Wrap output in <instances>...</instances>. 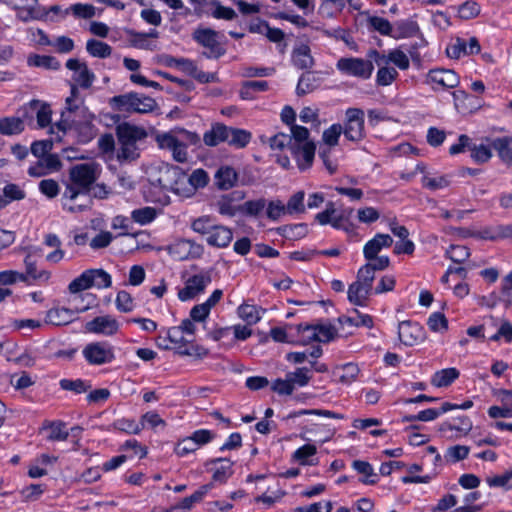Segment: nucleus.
<instances>
[{"mask_svg":"<svg viewBox=\"0 0 512 512\" xmlns=\"http://www.w3.org/2000/svg\"><path fill=\"white\" fill-rule=\"evenodd\" d=\"M71 183L66 185L62 195V207L70 213H79L90 209L92 198L91 186L96 181L94 165L82 163L73 166L69 171Z\"/></svg>","mask_w":512,"mask_h":512,"instance_id":"obj_1","label":"nucleus"},{"mask_svg":"<svg viewBox=\"0 0 512 512\" xmlns=\"http://www.w3.org/2000/svg\"><path fill=\"white\" fill-rule=\"evenodd\" d=\"M374 279L375 273L370 265L364 264L360 267L356 281L348 287V300L356 306H366L369 296L373 293Z\"/></svg>","mask_w":512,"mask_h":512,"instance_id":"obj_2","label":"nucleus"},{"mask_svg":"<svg viewBox=\"0 0 512 512\" xmlns=\"http://www.w3.org/2000/svg\"><path fill=\"white\" fill-rule=\"evenodd\" d=\"M110 104L113 109L120 112L142 114L152 112L157 107L153 98L135 92L114 96L110 99Z\"/></svg>","mask_w":512,"mask_h":512,"instance_id":"obj_3","label":"nucleus"},{"mask_svg":"<svg viewBox=\"0 0 512 512\" xmlns=\"http://www.w3.org/2000/svg\"><path fill=\"white\" fill-rule=\"evenodd\" d=\"M111 275L103 269H88L70 282L68 290L72 294L90 289H106L111 287Z\"/></svg>","mask_w":512,"mask_h":512,"instance_id":"obj_4","label":"nucleus"},{"mask_svg":"<svg viewBox=\"0 0 512 512\" xmlns=\"http://www.w3.org/2000/svg\"><path fill=\"white\" fill-rule=\"evenodd\" d=\"M81 98H66V109L61 113V119L56 123L58 130L66 132L68 130H79L82 122L77 119L82 116L86 119L87 108L83 105Z\"/></svg>","mask_w":512,"mask_h":512,"instance_id":"obj_5","label":"nucleus"},{"mask_svg":"<svg viewBox=\"0 0 512 512\" xmlns=\"http://www.w3.org/2000/svg\"><path fill=\"white\" fill-rule=\"evenodd\" d=\"M364 111L360 108H348L342 125L344 137L351 142L359 143L366 137Z\"/></svg>","mask_w":512,"mask_h":512,"instance_id":"obj_6","label":"nucleus"},{"mask_svg":"<svg viewBox=\"0 0 512 512\" xmlns=\"http://www.w3.org/2000/svg\"><path fill=\"white\" fill-rule=\"evenodd\" d=\"M22 115L26 124L32 125L34 118L39 128H45L51 123L52 110L48 103L41 100H31L17 110Z\"/></svg>","mask_w":512,"mask_h":512,"instance_id":"obj_7","label":"nucleus"},{"mask_svg":"<svg viewBox=\"0 0 512 512\" xmlns=\"http://www.w3.org/2000/svg\"><path fill=\"white\" fill-rule=\"evenodd\" d=\"M336 68L344 75L365 80L371 77L374 70L371 61L356 57L340 58L336 63Z\"/></svg>","mask_w":512,"mask_h":512,"instance_id":"obj_8","label":"nucleus"},{"mask_svg":"<svg viewBox=\"0 0 512 512\" xmlns=\"http://www.w3.org/2000/svg\"><path fill=\"white\" fill-rule=\"evenodd\" d=\"M84 359L90 365H104L115 359L114 348L108 342H92L82 351Z\"/></svg>","mask_w":512,"mask_h":512,"instance_id":"obj_9","label":"nucleus"},{"mask_svg":"<svg viewBox=\"0 0 512 512\" xmlns=\"http://www.w3.org/2000/svg\"><path fill=\"white\" fill-rule=\"evenodd\" d=\"M192 38L201 46L209 49V52H203L206 58L218 59L225 54V49L218 42V32L211 28H197L192 34Z\"/></svg>","mask_w":512,"mask_h":512,"instance_id":"obj_10","label":"nucleus"},{"mask_svg":"<svg viewBox=\"0 0 512 512\" xmlns=\"http://www.w3.org/2000/svg\"><path fill=\"white\" fill-rule=\"evenodd\" d=\"M426 83L431 84L434 91L438 90V86L444 89H452L459 85L460 77L454 70L435 68L427 73Z\"/></svg>","mask_w":512,"mask_h":512,"instance_id":"obj_11","label":"nucleus"},{"mask_svg":"<svg viewBox=\"0 0 512 512\" xmlns=\"http://www.w3.org/2000/svg\"><path fill=\"white\" fill-rule=\"evenodd\" d=\"M211 281V274L208 271L191 276L186 281L185 287L179 291V299L181 301L193 299L195 296L202 293Z\"/></svg>","mask_w":512,"mask_h":512,"instance_id":"obj_12","label":"nucleus"},{"mask_svg":"<svg viewBox=\"0 0 512 512\" xmlns=\"http://www.w3.org/2000/svg\"><path fill=\"white\" fill-rule=\"evenodd\" d=\"M85 330L89 333L112 336L118 332L119 323L111 315L98 316L85 324Z\"/></svg>","mask_w":512,"mask_h":512,"instance_id":"obj_13","label":"nucleus"},{"mask_svg":"<svg viewBox=\"0 0 512 512\" xmlns=\"http://www.w3.org/2000/svg\"><path fill=\"white\" fill-rule=\"evenodd\" d=\"M480 44L475 37H471L467 42L464 39L456 38L446 48V54L452 59H459L465 55L478 54L480 52Z\"/></svg>","mask_w":512,"mask_h":512,"instance_id":"obj_14","label":"nucleus"},{"mask_svg":"<svg viewBox=\"0 0 512 512\" xmlns=\"http://www.w3.org/2000/svg\"><path fill=\"white\" fill-rule=\"evenodd\" d=\"M399 340L406 346H413L424 338V331L420 324L409 320L398 325Z\"/></svg>","mask_w":512,"mask_h":512,"instance_id":"obj_15","label":"nucleus"},{"mask_svg":"<svg viewBox=\"0 0 512 512\" xmlns=\"http://www.w3.org/2000/svg\"><path fill=\"white\" fill-rule=\"evenodd\" d=\"M298 332H308L306 336L310 341L329 342L334 339L336 329L332 325H297Z\"/></svg>","mask_w":512,"mask_h":512,"instance_id":"obj_16","label":"nucleus"},{"mask_svg":"<svg viewBox=\"0 0 512 512\" xmlns=\"http://www.w3.org/2000/svg\"><path fill=\"white\" fill-rule=\"evenodd\" d=\"M316 145L314 142L294 144L291 146V153L295 157L300 170L308 169L314 160Z\"/></svg>","mask_w":512,"mask_h":512,"instance_id":"obj_17","label":"nucleus"},{"mask_svg":"<svg viewBox=\"0 0 512 512\" xmlns=\"http://www.w3.org/2000/svg\"><path fill=\"white\" fill-rule=\"evenodd\" d=\"M393 244V238L389 234L377 233L363 247V255L366 260L372 261L383 248H389Z\"/></svg>","mask_w":512,"mask_h":512,"instance_id":"obj_18","label":"nucleus"},{"mask_svg":"<svg viewBox=\"0 0 512 512\" xmlns=\"http://www.w3.org/2000/svg\"><path fill=\"white\" fill-rule=\"evenodd\" d=\"M116 135L118 143L137 144L147 137V132L141 127L124 122L117 126Z\"/></svg>","mask_w":512,"mask_h":512,"instance_id":"obj_19","label":"nucleus"},{"mask_svg":"<svg viewBox=\"0 0 512 512\" xmlns=\"http://www.w3.org/2000/svg\"><path fill=\"white\" fill-rule=\"evenodd\" d=\"M238 173L228 165L220 166L214 175V184L219 190H229L236 186Z\"/></svg>","mask_w":512,"mask_h":512,"instance_id":"obj_20","label":"nucleus"},{"mask_svg":"<svg viewBox=\"0 0 512 512\" xmlns=\"http://www.w3.org/2000/svg\"><path fill=\"white\" fill-rule=\"evenodd\" d=\"M291 60L293 65L301 70H309L315 64L310 47L307 44L295 47L292 51Z\"/></svg>","mask_w":512,"mask_h":512,"instance_id":"obj_21","label":"nucleus"},{"mask_svg":"<svg viewBox=\"0 0 512 512\" xmlns=\"http://www.w3.org/2000/svg\"><path fill=\"white\" fill-rule=\"evenodd\" d=\"M217 463H222V464H221V466L217 467L213 471L212 482L213 483L218 482L220 484H224L227 482V480L233 474V470H232L233 462L230 461L228 458L220 457V458H214V459L208 460L205 463V466L208 467L209 465L217 464Z\"/></svg>","mask_w":512,"mask_h":512,"instance_id":"obj_22","label":"nucleus"},{"mask_svg":"<svg viewBox=\"0 0 512 512\" xmlns=\"http://www.w3.org/2000/svg\"><path fill=\"white\" fill-rule=\"evenodd\" d=\"M233 239L232 230L223 225H217L211 234L206 237L208 245L218 248L227 247Z\"/></svg>","mask_w":512,"mask_h":512,"instance_id":"obj_23","label":"nucleus"},{"mask_svg":"<svg viewBox=\"0 0 512 512\" xmlns=\"http://www.w3.org/2000/svg\"><path fill=\"white\" fill-rule=\"evenodd\" d=\"M75 316L76 312L71 309L55 307L47 311L45 322L56 326L67 325L75 319Z\"/></svg>","mask_w":512,"mask_h":512,"instance_id":"obj_24","label":"nucleus"},{"mask_svg":"<svg viewBox=\"0 0 512 512\" xmlns=\"http://www.w3.org/2000/svg\"><path fill=\"white\" fill-rule=\"evenodd\" d=\"M172 173L176 179L171 185V190L181 197H192L194 194L192 191H189L190 181L188 175L178 166L172 168Z\"/></svg>","mask_w":512,"mask_h":512,"instance_id":"obj_25","label":"nucleus"},{"mask_svg":"<svg viewBox=\"0 0 512 512\" xmlns=\"http://www.w3.org/2000/svg\"><path fill=\"white\" fill-rule=\"evenodd\" d=\"M227 139V125L216 122L211 125L203 135V142L209 147H215L220 143L226 142Z\"/></svg>","mask_w":512,"mask_h":512,"instance_id":"obj_26","label":"nucleus"},{"mask_svg":"<svg viewBox=\"0 0 512 512\" xmlns=\"http://www.w3.org/2000/svg\"><path fill=\"white\" fill-rule=\"evenodd\" d=\"M35 5L33 6H16V17L22 22H29L32 20L44 19L48 11L45 8L38 5L37 0H34Z\"/></svg>","mask_w":512,"mask_h":512,"instance_id":"obj_27","label":"nucleus"},{"mask_svg":"<svg viewBox=\"0 0 512 512\" xmlns=\"http://www.w3.org/2000/svg\"><path fill=\"white\" fill-rule=\"evenodd\" d=\"M25 120L22 115L17 117L0 118V134L5 136L18 135L25 129Z\"/></svg>","mask_w":512,"mask_h":512,"instance_id":"obj_28","label":"nucleus"},{"mask_svg":"<svg viewBox=\"0 0 512 512\" xmlns=\"http://www.w3.org/2000/svg\"><path fill=\"white\" fill-rule=\"evenodd\" d=\"M251 138L252 134L249 131L227 126L226 143H228L230 146L237 149H242L250 143Z\"/></svg>","mask_w":512,"mask_h":512,"instance_id":"obj_29","label":"nucleus"},{"mask_svg":"<svg viewBox=\"0 0 512 512\" xmlns=\"http://www.w3.org/2000/svg\"><path fill=\"white\" fill-rule=\"evenodd\" d=\"M269 84L265 80L245 81L239 90V96L243 100H253L258 92L268 90Z\"/></svg>","mask_w":512,"mask_h":512,"instance_id":"obj_30","label":"nucleus"},{"mask_svg":"<svg viewBox=\"0 0 512 512\" xmlns=\"http://www.w3.org/2000/svg\"><path fill=\"white\" fill-rule=\"evenodd\" d=\"M419 26L416 21L411 19L399 20L394 23L393 38L402 39L417 35Z\"/></svg>","mask_w":512,"mask_h":512,"instance_id":"obj_31","label":"nucleus"},{"mask_svg":"<svg viewBox=\"0 0 512 512\" xmlns=\"http://www.w3.org/2000/svg\"><path fill=\"white\" fill-rule=\"evenodd\" d=\"M317 453V447L313 444H305L299 447L292 454V461L299 463L300 465H316L318 460L310 459Z\"/></svg>","mask_w":512,"mask_h":512,"instance_id":"obj_32","label":"nucleus"},{"mask_svg":"<svg viewBox=\"0 0 512 512\" xmlns=\"http://www.w3.org/2000/svg\"><path fill=\"white\" fill-rule=\"evenodd\" d=\"M319 85V77L315 75L313 72L303 73L298 81L296 87V94L298 96L306 95L312 91H314Z\"/></svg>","mask_w":512,"mask_h":512,"instance_id":"obj_33","label":"nucleus"},{"mask_svg":"<svg viewBox=\"0 0 512 512\" xmlns=\"http://www.w3.org/2000/svg\"><path fill=\"white\" fill-rule=\"evenodd\" d=\"M352 467L359 474H362L364 476V478L360 479V482H362L363 484L374 485L377 483V474L374 473V469L369 462L362 460H354L352 462Z\"/></svg>","mask_w":512,"mask_h":512,"instance_id":"obj_34","label":"nucleus"},{"mask_svg":"<svg viewBox=\"0 0 512 512\" xmlns=\"http://www.w3.org/2000/svg\"><path fill=\"white\" fill-rule=\"evenodd\" d=\"M459 374L456 368L442 369L434 374L431 383L435 387H447L459 377Z\"/></svg>","mask_w":512,"mask_h":512,"instance_id":"obj_35","label":"nucleus"},{"mask_svg":"<svg viewBox=\"0 0 512 512\" xmlns=\"http://www.w3.org/2000/svg\"><path fill=\"white\" fill-rule=\"evenodd\" d=\"M86 51L92 56L100 59H105L111 56L112 47L100 40L89 39L86 42Z\"/></svg>","mask_w":512,"mask_h":512,"instance_id":"obj_36","label":"nucleus"},{"mask_svg":"<svg viewBox=\"0 0 512 512\" xmlns=\"http://www.w3.org/2000/svg\"><path fill=\"white\" fill-rule=\"evenodd\" d=\"M353 316H340L338 321L342 325H349L355 327H367L371 328L373 326V319L368 314H361L358 310H354Z\"/></svg>","mask_w":512,"mask_h":512,"instance_id":"obj_37","label":"nucleus"},{"mask_svg":"<svg viewBox=\"0 0 512 512\" xmlns=\"http://www.w3.org/2000/svg\"><path fill=\"white\" fill-rule=\"evenodd\" d=\"M278 233L290 240H297L305 237L308 233V226L305 223L289 224L279 227Z\"/></svg>","mask_w":512,"mask_h":512,"instance_id":"obj_38","label":"nucleus"},{"mask_svg":"<svg viewBox=\"0 0 512 512\" xmlns=\"http://www.w3.org/2000/svg\"><path fill=\"white\" fill-rule=\"evenodd\" d=\"M65 423L62 421H46L43 425L44 429H49L50 434L47 439L49 441H65L69 437V432L65 430Z\"/></svg>","mask_w":512,"mask_h":512,"instance_id":"obj_39","label":"nucleus"},{"mask_svg":"<svg viewBox=\"0 0 512 512\" xmlns=\"http://www.w3.org/2000/svg\"><path fill=\"white\" fill-rule=\"evenodd\" d=\"M24 264L26 267V273L23 274L26 275V281H28V279L48 280L50 278L49 272L45 270L39 271L37 269L36 261L32 258L31 253L27 254V256L25 257Z\"/></svg>","mask_w":512,"mask_h":512,"instance_id":"obj_40","label":"nucleus"},{"mask_svg":"<svg viewBox=\"0 0 512 512\" xmlns=\"http://www.w3.org/2000/svg\"><path fill=\"white\" fill-rule=\"evenodd\" d=\"M461 421V426L453 422H443L439 425L438 431L445 434L448 431H457L467 434L472 429V422L467 416L457 417Z\"/></svg>","mask_w":512,"mask_h":512,"instance_id":"obj_41","label":"nucleus"},{"mask_svg":"<svg viewBox=\"0 0 512 512\" xmlns=\"http://www.w3.org/2000/svg\"><path fill=\"white\" fill-rule=\"evenodd\" d=\"M119 147L117 149V159L120 162H131L139 158L140 149L137 144L131 143H118Z\"/></svg>","mask_w":512,"mask_h":512,"instance_id":"obj_42","label":"nucleus"},{"mask_svg":"<svg viewBox=\"0 0 512 512\" xmlns=\"http://www.w3.org/2000/svg\"><path fill=\"white\" fill-rule=\"evenodd\" d=\"M238 315L248 325L256 324L260 319V309L255 305L242 304L238 307Z\"/></svg>","mask_w":512,"mask_h":512,"instance_id":"obj_43","label":"nucleus"},{"mask_svg":"<svg viewBox=\"0 0 512 512\" xmlns=\"http://www.w3.org/2000/svg\"><path fill=\"white\" fill-rule=\"evenodd\" d=\"M368 25L381 35L393 38L394 25H392L387 19L379 16H371L368 18Z\"/></svg>","mask_w":512,"mask_h":512,"instance_id":"obj_44","label":"nucleus"},{"mask_svg":"<svg viewBox=\"0 0 512 512\" xmlns=\"http://www.w3.org/2000/svg\"><path fill=\"white\" fill-rule=\"evenodd\" d=\"M28 65L34 67H43L46 69L57 70L60 67L59 61L48 55H33L28 58Z\"/></svg>","mask_w":512,"mask_h":512,"instance_id":"obj_45","label":"nucleus"},{"mask_svg":"<svg viewBox=\"0 0 512 512\" xmlns=\"http://www.w3.org/2000/svg\"><path fill=\"white\" fill-rule=\"evenodd\" d=\"M188 177L190 181L189 191H192L193 194L198 189L206 187L209 183L208 173L201 168L194 170Z\"/></svg>","mask_w":512,"mask_h":512,"instance_id":"obj_46","label":"nucleus"},{"mask_svg":"<svg viewBox=\"0 0 512 512\" xmlns=\"http://www.w3.org/2000/svg\"><path fill=\"white\" fill-rule=\"evenodd\" d=\"M470 448L465 445H455L449 447L445 454L444 459L447 463H456L468 457Z\"/></svg>","mask_w":512,"mask_h":512,"instance_id":"obj_47","label":"nucleus"},{"mask_svg":"<svg viewBox=\"0 0 512 512\" xmlns=\"http://www.w3.org/2000/svg\"><path fill=\"white\" fill-rule=\"evenodd\" d=\"M176 353L181 356H192L198 359H202L208 355V349L203 346L192 344L191 342L187 345H180L176 347Z\"/></svg>","mask_w":512,"mask_h":512,"instance_id":"obj_48","label":"nucleus"},{"mask_svg":"<svg viewBox=\"0 0 512 512\" xmlns=\"http://www.w3.org/2000/svg\"><path fill=\"white\" fill-rule=\"evenodd\" d=\"M59 385L61 389L72 391L76 394L85 393L91 388V385L82 379H61Z\"/></svg>","mask_w":512,"mask_h":512,"instance_id":"obj_49","label":"nucleus"},{"mask_svg":"<svg viewBox=\"0 0 512 512\" xmlns=\"http://www.w3.org/2000/svg\"><path fill=\"white\" fill-rule=\"evenodd\" d=\"M216 226V223L210 216H202L197 219H195L192 224L191 228L193 231L201 234L209 236Z\"/></svg>","mask_w":512,"mask_h":512,"instance_id":"obj_50","label":"nucleus"},{"mask_svg":"<svg viewBox=\"0 0 512 512\" xmlns=\"http://www.w3.org/2000/svg\"><path fill=\"white\" fill-rule=\"evenodd\" d=\"M113 427L128 434H139L143 430V424H139L134 419L128 418L115 420Z\"/></svg>","mask_w":512,"mask_h":512,"instance_id":"obj_51","label":"nucleus"},{"mask_svg":"<svg viewBox=\"0 0 512 512\" xmlns=\"http://www.w3.org/2000/svg\"><path fill=\"white\" fill-rule=\"evenodd\" d=\"M341 134H343L342 125L335 123L323 131L322 140L329 147H334L338 145Z\"/></svg>","mask_w":512,"mask_h":512,"instance_id":"obj_52","label":"nucleus"},{"mask_svg":"<svg viewBox=\"0 0 512 512\" xmlns=\"http://www.w3.org/2000/svg\"><path fill=\"white\" fill-rule=\"evenodd\" d=\"M210 5L214 7L211 15L216 19L231 21L237 17V13L234 9L223 6L218 0H212Z\"/></svg>","mask_w":512,"mask_h":512,"instance_id":"obj_53","label":"nucleus"},{"mask_svg":"<svg viewBox=\"0 0 512 512\" xmlns=\"http://www.w3.org/2000/svg\"><path fill=\"white\" fill-rule=\"evenodd\" d=\"M266 202L265 198L246 201L242 205L241 211L247 216L258 217L266 208Z\"/></svg>","mask_w":512,"mask_h":512,"instance_id":"obj_54","label":"nucleus"},{"mask_svg":"<svg viewBox=\"0 0 512 512\" xmlns=\"http://www.w3.org/2000/svg\"><path fill=\"white\" fill-rule=\"evenodd\" d=\"M131 217L135 222L141 225H146L155 219L156 210L155 208L149 206L135 209L132 211Z\"/></svg>","mask_w":512,"mask_h":512,"instance_id":"obj_55","label":"nucleus"},{"mask_svg":"<svg viewBox=\"0 0 512 512\" xmlns=\"http://www.w3.org/2000/svg\"><path fill=\"white\" fill-rule=\"evenodd\" d=\"M398 72L394 67L383 66L378 69L376 83L379 86H388L397 78Z\"/></svg>","mask_w":512,"mask_h":512,"instance_id":"obj_56","label":"nucleus"},{"mask_svg":"<svg viewBox=\"0 0 512 512\" xmlns=\"http://www.w3.org/2000/svg\"><path fill=\"white\" fill-rule=\"evenodd\" d=\"M304 196L305 194L303 191H298L289 198L287 204L285 205L287 214L293 215L296 213L304 212Z\"/></svg>","mask_w":512,"mask_h":512,"instance_id":"obj_57","label":"nucleus"},{"mask_svg":"<svg viewBox=\"0 0 512 512\" xmlns=\"http://www.w3.org/2000/svg\"><path fill=\"white\" fill-rule=\"evenodd\" d=\"M455 263H463L470 256V250L463 245H451L445 253Z\"/></svg>","mask_w":512,"mask_h":512,"instance_id":"obj_58","label":"nucleus"},{"mask_svg":"<svg viewBox=\"0 0 512 512\" xmlns=\"http://www.w3.org/2000/svg\"><path fill=\"white\" fill-rule=\"evenodd\" d=\"M74 80L81 88L88 89L92 86L95 75L89 70L87 64L83 63L81 69L74 76Z\"/></svg>","mask_w":512,"mask_h":512,"instance_id":"obj_59","label":"nucleus"},{"mask_svg":"<svg viewBox=\"0 0 512 512\" xmlns=\"http://www.w3.org/2000/svg\"><path fill=\"white\" fill-rule=\"evenodd\" d=\"M69 11H71L75 17L83 19H90L95 16V7L91 4L75 3L65 11V14H68Z\"/></svg>","mask_w":512,"mask_h":512,"instance_id":"obj_60","label":"nucleus"},{"mask_svg":"<svg viewBox=\"0 0 512 512\" xmlns=\"http://www.w3.org/2000/svg\"><path fill=\"white\" fill-rule=\"evenodd\" d=\"M287 377L290 379L293 387H295V385L304 387L311 379L309 369L306 367L297 368L294 372L287 373Z\"/></svg>","mask_w":512,"mask_h":512,"instance_id":"obj_61","label":"nucleus"},{"mask_svg":"<svg viewBox=\"0 0 512 512\" xmlns=\"http://www.w3.org/2000/svg\"><path fill=\"white\" fill-rule=\"evenodd\" d=\"M510 143L511 138L509 137H499L494 139L491 143V147L498 152L500 158L506 163L509 160V156L512 150L509 149Z\"/></svg>","mask_w":512,"mask_h":512,"instance_id":"obj_62","label":"nucleus"},{"mask_svg":"<svg viewBox=\"0 0 512 512\" xmlns=\"http://www.w3.org/2000/svg\"><path fill=\"white\" fill-rule=\"evenodd\" d=\"M427 325L433 332H443L448 329V321L441 312L432 313L427 320Z\"/></svg>","mask_w":512,"mask_h":512,"instance_id":"obj_63","label":"nucleus"},{"mask_svg":"<svg viewBox=\"0 0 512 512\" xmlns=\"http://www.w3.org/2000/svg\"><path fill=\"white\" fill-rule=\"evenodd\" d=\"M287 214L285 209V204L280 200H273L270 202H266V216L272 220L277 221L283 215Z\"/></svg>","mask_w":512,"mask_h":512,"instance_id":"obj_64","label":"nucleus"}]
</instances>
